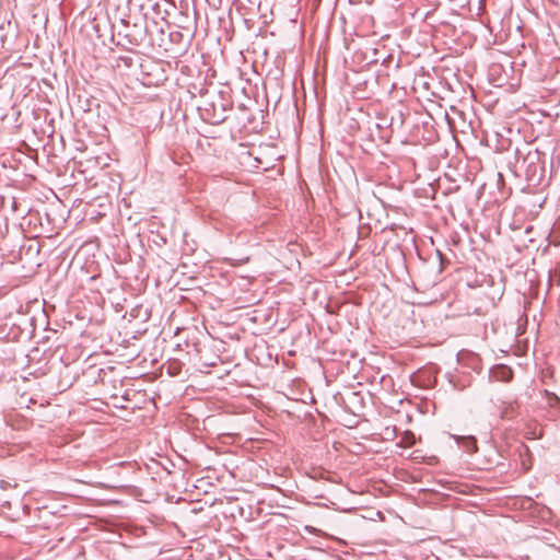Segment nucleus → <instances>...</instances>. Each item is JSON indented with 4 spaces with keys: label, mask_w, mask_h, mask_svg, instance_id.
<instances>
[{
    "label": "nucleus",
    "mask_w": 560,
    "mask_h": 560,
    "mask_svg": "<svg viewBox=\"0 0 560 560\" xmlns=\"http://www.w3.org/2000/svg\"><path fill=\"white\" fill-rule=\"evenodd\" d=\"M493 375L497 380L509 382L512 378V370L508 366L500 365L493 370Z\"/></svg>",
    "instance_id": "f257e3e1"
},
{
    "label": "nucleus",
    "mask_w": 560,
    "mask_h": 560,
    "mask_svg": "<svg viewBox=\"0 0 560 560\" xmlns=\"http://www.w3.org/2000/svg\"><path fill=\"white\" fill-rule=\"evenodd\" d=\"M415 443H416L415 434L410 431L404 432L401 440L399 442V445L407 448V447L415 445Z\"/></svg>",
    "instance_id": "f03ea898"
},
{
    "label": "nucleus",
    "mask_w": 560,
    "mask_h": 560,
    "mask_svg": "<svg viewBox=\"0 0 560 560\" xmlns=\"http://www.w3.org/2000/svg\"><path fill=\"white\" fill-rule=\"evenodd\" d=\"M465 442L467 444V452L472 453L477 451V444L474 438L469 436L465 439Z\"/></svg>",
    "instance_id": "7ed1b4c3"
},
{
    "label": "nucleus",
    "mask_w": 560,
    "mask_h": 560,
    "mask_svg": "<svg viewBox=\"0 0 560 560\" xmlns=\"http://www.w3.org/2000/svg\"><path fill=\"white\" fill-rule=\"evenodd\" d=\"M160 465H162V466L164 467V469H165L168 474H171V472H172L171 468H170L166 464H164V463H160Z\"/></svg>",
    "instance_id": "20e7f679"
},
{
    "label": "nucleus",
    "mask_w": 560,
    "mask_h": 560,
    "mask_svg": "<svg viewBox=\"0 0 560 560\" xmlns=\"http://www.w3.org/2000/svg\"><path fill=\"white\" fill-rule=\"evenodd\" d=\"M163 458H164L166 462H170V463H171V457L165 456V457H163Z\"/></svg>",
    "instance_id": "39448f33"
},
{
    "label": "nucleus",
    "mask_w": 560,
    "mask_h": 560,
    "mask_svg": "<svg viewBox=\"0 0 560 560\" xmlns=\"http://www.w3.org/2000/svg\"><path fill=\"white\" fill-rule=\"evenodd\" d=\"M178 458L180 459L182 463H185V457L179 456Z\"/></svg>",
    "instance_id": "423d86ee"
}]
</instances>
